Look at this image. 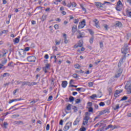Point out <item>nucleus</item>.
<instances>
[{"mask_svg":"<svg viewBox=\"0 0 131 131\" xmlns=\"http://www.w3.org/2000/svg\"><path fill=\"white\" fill-rule=\"evenodd\" d=\"M78 33H79V35H81L82 36H84L83 35V33H81L80 31H78Z\"/></svg>","mask_w":131,"mask_h":131,"instance_id":"obj_49","label":"nucleus"},{"mask_svg":"<svg viewBox=\"0 0 131 131\" xmlns=\"http://www.w3.org/2000/svg\"><path fill=\"white\" fill-rule=\"evenodd\" d=\"M73 109H74V112H77V107H76V106H74V107L73 108Z\"/></svg>","mask_w":131,"mask_h":131,"instance_id":"obj_60","label":"nucleus"},{"mask_svg":"<svg viewBox=\"0 0 131 131\" xmlns=\"http://www.w3.org/2000/svg\"><path fill=\"white\" fill-rule=\"evenodd\" d=\"M10 76V73H5L2 75V77H9Z\"/></svg>","mask_w":131,"mask_h":131,"instance_id":"obj_17","label":"nucleus"},{"mask_svg":"<svg viewBox=\"0 0 131 131\" xmlns=\"http://www.w3.org/2000/svg\"><path fill=\"white\" fill-rule=\"evenodd\" d=\"M76 73H83V71H82L81 70H80L79 71H76Z\"/></svg>","mask_w":131,"mask_h":131,"instance_id":"obj_45","label":"nucleus"},{"mask_svg":"<svg viewBox=\"0 0 131 131\" xmlns=\"http://www.w3.org/2000/svg\"><path fill=\"white\" fill-rule=\"evenodd\" d=\"M76 29H77V27L76 26H74L72 29V32H73V33H75Z\"/></svg>","mask_w":131,"mask_h":131,"instance_id":"obj_16","label":"nucleus"},{"mask_svg":"<svg viewBox=\"0 0 131 131\" xmlns=\"http://www.w3.org/2000/svg\"><path fill=\"white\" fill-rule=\"evenodd\" d=\"M7 32H9V30H3L2 31L1 33H2V35L5 34V33H7Z\"/></svg>","mask_w":131,"mask_h":131,"instance_id":"obj_41","label":"nucleus"},{"mask_svg":"<svg viewBox=\"0 0 131 131\" xmlns=\"http://www.w3.org/2000/svg\"><path fill=\"white\" fill-rule=\"evenodd\" d=\"M56 46H59V45H60V43H61V40H60L59 41H56Z\"/></svg>","mask_w":131,"mask_h":131,"instance_id":"obj_46","label":"nucleus"},{"mask_svg":"<svg viewBox=\"0 0 131 131\" xmlns=\"http://www.w3.org/2000/svg\"><path fill=\"white\" fill-rule=\"evenodd\" d=\"M99 106H100V107H104V106H105V103H104L103 102H101L99 103Z\"/></svg>","mask_w":131,"mask_h":131,"instance_id":"obj_37","label":"nucleus"},{"mask_svg":"<svg viewBox=\"0 0 131 131\" xmlns=\"http://www.w3.org/2000/svg\"><path fill=\"white\" fill-rule=\"evenodd\" d=\"M20 83H21V85L20 86L21 88L23 86H24V85H29V86H30V82L28 81H20Z\"/></svg>","mask_w":131,"mask_h":131,"instance_id":"obj_10","label":"nucleus"},{"mask_svg":"<svg viewBox=\"0 0 131 131\" xmlns=\"http://www.w3.org/2000/svg\"><path fill=\"white\" fill-rule=\"evenodd\" d=\"M122 73V70H121V69H119L118 73L115 75V77L116 78L119 77V76H120V75H121Z\"/></svg>","mask_w":131,"mask_h":131,"instance_id":"obj_11","label":"nucleus"},{"mask_svg":"<svg viewBox=\"0 0 131 131\" xmlns=\"http://www.w3.org/2000/svg\"><path fill=\"white\" fill-rule=\"evenodd\" d=\"M91 119V114L89 112H85V117L83 118V125H86L89 123V120Z\"/></svg>","mask_w":131,"mask_h":131,"instance_id":"obj_1","label":"nucleus"},{"mask_svg":"<svg viewBox=\"0 0 131 131\" xmlns=\"http://www.w3.org/2000/svg\"><path fill=\"white\" fill-rule=\"evenodd\" d=\"M7 62H8V60H7V59H4L2 61V64L5 65V64H7Z\"/></svg>","mask_w":131,"mask_h":131,"instance_id":"obj_20","label":"nucleus"},{"mask_svg":"<svg viewBox=\"0 0 131 131\" xmlns=\"http://www.w3.org/2000/svg\"><path fill=\"white\" fill-rule=\"evenodd\" d=\"M46 18H47V15H43L42 16V21H45V20H46Z\"/></svg>","mask_w":131,"mask_h":131,"instance_id":"obj_48","label":"nucleus"},{"mask_svg":"<svg viewBox=\"0 0 131 131\" xmlns=\"http://www.w3.org/2000/svg\"><path fill=\"white\" fill-rule=\"evenodd\" d=\"M105 4H110V3L108 2H104V4H101L100 2H95V5L98 9H101V8H103V6L105 5Z\"/></svg>","mask_w":131,"mask_h":131,"instance_id":"obj_3","label":"nucleus"},{"mask_svg":"<svg viewBox=\"0 0 131 131\" xmlns=\"http://www.w3.org/2000/svg\"><path fill=\"white\" fill-rule=\"evenodd\" d=\"M74 67L76 68V69H80L81 68L80 65L78 64H75Z\"/></svg>","mask_w":131,"mask_h":131,"instance_id":"obj_19","label":"nucleus"},{"mask_svg":"<svg viewBox=\"0 0 131 131\" xmlns=\"http://www.w3.org/2000/svg\"><path fill=\"white\" fill-rule=\"evenodd\" d=\"M90 43H93V42H94V37H92L91 38H90Z\"/></svg>","mask_w":131,"mask_h":131,"instance_id":"obj_52","label":"nucleus"},{"mask_svg":"<svg viewBox=\"0 0 131 131\" xmlns=\"http://www.w3.org/2000/svg\"><path fill=\"white\" fill-rule=\"evenodd\" d=\"M116 9L117 10V11H118L119 12H120V11H121V9L119 8V6H117L116 7Z\"/></svg>","mask_w":131,"mask_h":131,"instance_id":"obj_57","label":"nucleus"},{"mask_svg":"<svg viewBox=\"0 0 131 131\" xmlns=\"http://www.w3.org/2000/svg\"><path fill=\"white\" fill-rule=\"evenodd\" d=\"M113 125H112V124H110L107 126L106 128H105V130L109 129V128H113Z\"/></svg>","mask_w":131,"mask_h":131,"instance_id":"obj_21","label":"nucleus"},{"mask_svg":"<svg viewBox=\"0 0 131 131\" xmlns=\"http://www.w3.org/2000/svg\"><path fill=\"white\" fill-rule=\"evenodd\" d=\"M77 38H82V37H84V36H82L81 35H77Z\"/></svg>","mask_w":131,"mask_h":131,"instance_id":"obj_55","label":"nucleus"},{"mask_svg":"<svg viewBox=\"0 0 131 131\" xmlns=\"http://www.w3.org/2000/svg\"><path fill=\"white\" fill-rule=\"evenodd\" d=\"M30 50V48L29 47H26L25 48V50H24V51H25V52H28V51H29Z\"/></svg>","mask_w":131,"mask_h":131,"instance_id":"obj_42","label":"nucleus"},{"mask_svg":"<svg viewBox=\"0 0 131 131\" xmlns=\"http://www.w3.org/2000/svg\"><path fill=\"white\" fill-rule=\"evenodd\" d=\"M36 58L35 56L32 55L27 57V60L28 62H35Z\"/></svg>","mask_w":131,"mask_h":131,"instance_id":"obj_7","label":"nucleus"},{"mask_svg":"<svg viewBox=\"0 0 131 131\" xmlns=\"http://www.w3.org/2000/svg\"><path fill=\"white\" fill-rule=\"evenodd\" d=\"M123 63V61L120 60V61L119 62V63H118V67H119H119H121V65H122V63Z\"/></svg>","mask_w":131,"mask_h":131,"instance_id":"obj_39","label":"nucleus"},{"mask_svg":"<svg viewBox=\"0 0 131 131\" xmlns=\"http://www.w3.org/2000/svg\"><path fill=\"white\" fill-rule=\"evenodd\" d=\"M17 101H18V100H16V99L10 100L9 101V104H12V103H13V102H16Z\"/></svg>","mask_w":131,"mask_h":131,"instance_id":"obj_26","label":"nucleus"},{"mask_svg":"<svg viewBox=\"0 0 131 131\" xmlns=\"http://www.w3.org/2000/svg\"><path fill=\"white\" fill-rule=\"evenodd\" d=\"M79 121H80L79 120V119H78V118H77L73 123V125H77V124L79 123Z\"/></svg>","mask_w":131,"mask_h":131,"instance_id":"obj_14","label":"nucleus"},{"mask_svg":"<svg viewBox=\"0 0 131 131\" xmlns=\"http://www.w3.org/2000/svg\"><path fill=\"white\" fill-rule=\"evenodd\" d=\"M42 70H43V71H44V72L45 73H48V69H47V68H46L45 67H43L42 68Z\"/></svg>","mask_w":131,"mask_h":131,"instance_id":"obj_31","label":"nucleus"},{"mask_svg":"<svg viewBox=\"0 0 131 131\" xmlns=\"http://www.w3.org/2000/svg\"><path fill=\"white\" fill-rule=\"evenodd\" d=\"M88 106L89 107H92V106H93V103L91 102H88Z\"/></svg>","mask_w":131,"mask_h":131,"instance_id":"obj_63","label":"nucleus"},{"mask_svg":"<svg viewBox=\"0 0 131 131\" xmlns=\"http://www.w3.org/2000/svg\"><path fill=\"white\" fill-rule=\"evenodd\" d=\"M95 26L97 28H100V26H99V23H95Z\"/></svg>","mask_w":131,"mask_h":131,"instance_id":"obj_59","label":"nucleus"},{"mask_svg":"<svg viewBox=\"0 0 131 131\" xmlns=\"http://www.w3.org/2000/svg\"><path fill=\"white\" fill-rule=\"evenodd\" d=\"M81 9L84 12V13H86V9L83 7L82 4L80 5Z\"/></svg>","mask_w":131,"mask_h":131,"instance_id":"obj_18","label":"nucleus"},{"mask_svg":"<svg viewBox=\"0 0 131 131\" xmlns=\"http://www.w3.org/2000/svg\"><path fill=\"white\" fill-rule=\"evenodd\" d=\"M75 102H76V104H79V103L81 102V100H80V99H77Z\"/></svg>","mask_w":131,"mask_h":131,"instance_id":"obj_38","label":"nucleus"},{"mask_svg":"<svg viewBox=\"0 0 131 131\" xmlns=\"http://www.w3.org/2000/svg\"><path fill=\"white\" fill-rule=\"evenodd\" d=\"M69 101L70 102H73V101H74V97H73V96H70L69 98Z\"/></svg>","mask_w":131,"mask_h":131,"instance_id":"obj_29","label":"nucleus"},{"mask_svg":"<svg viewBox=\"0 0 131 131\" xmlns=\"http://www.w3.org/2000/svg\"><path fill=\"white\" fill-rule=\"evenodd\" d=\"M127 99V97L126 96H123L122 98L120 100V101H126V99Z\"/></svg>","mask_w":131,"mask_h":131,"instance_id":"obj_33","label":"nucleus"},{"mask_svg":"<svg viewBox=\"0 0 131 131\" xmlns=\"http://www.w3.org/2000/svg\"><path fill=\"white\" fill-rule=\"evenodd\" d=\"M90 98L94 100L95 99V98H97V95L96 94H93L92 96H90Z\"/></svg>","mask_w":131,"mask_h":131,"instance_id":"obj_25","label":"nucleus"},{"mask_svg":"<svg viewBox=\"0 0 131 131\" xmlns=\"http://www.w3.org/2000/svg\"><path fill=\"white\" fill-rule=\"evenodd\" d=\"M120 94L119 90H116V93H115V97H117V95Z\"/></svg>","mask_w":131,"mask_h":131,"instance_id":"obj_30","label":"nucleus"},{"mask_svg":"<svg viewBox=\"0 0 131 131\" xmlns=\"http://www.w3.org/2000/svg\"><path fill=\"white\" fill-rule=\"evenodd\" d=\"M78 33H79V35H81L82 36H84L83 35V33H81L80 31H78Z\"/></svg>","mask_w":131,"mask_h":131,"instance_id":"obj_51","label":"nucleus"},{"mask_svg":"<svg viewBox=\"0 0 131 131\" xmlns=\"http://www.w3.org/2000/svg\"><path fill=\"white\" fill-rule=\"evenodd\" d=\"M45 68H46V69H48L50 70V67H51V65H50V64L47 63L46 64V66L44 67Z\"/></svg>","mask_w":131,"mask_h":131,"instance_id":"obj_24","label":"nucleus"},{"mask_svg":"<svg viewBox=\"0 0 131 131\" xmlns=\"http://www.w3.org/2000/svg\"><path fill=\"white\" fill-rule=\"evenodd\" d=\"M114 110H118L119 109V104H116L115 107H114Z\"/></svg>","mask_w":131,"mask_h":131,"instance_id":"obj_23","label":"nucleus"},{"mask_svg":"<svg viewBox=\"0 0 131 131\" xmlns=\"http://www.w3.org/2000/svg\"><path fill=\"white\" fill-rule=\"evenodd\" d=\"M72 125V122H68L66 123V125L64 126L63 128V130L67 131L70 127H71Z\"/></svg>","mask_w":131,"mask_h":131,"instance_id":"obj_5","label":"nucleus"},{"mask_svg":"<svg viewBox=\"0 0 131 131\" xmlns=\"http://www.w3.org/2000/svg\"><path fill=\"white\" fill-rule=\"evenodd\" d=\"M18 54L21 58H25V56H26V52L23 49H21L18 52Z\"/></svg>","mask_w":131,"mask_h":131,"instance_id":"obj_6","label":"nucleus"},{"mask_svg":"<svg viewBox=\"0 0 131 131\" xmlns=\"http://www.w3.org/2000/svg\"><path fill=\"white\" fill-rule=\"evenodd\" d=\"M125 89L127 91V94H131V84H126L125 86Z\"/></svg>","mask_w":131,"mask_h":131,"instance_id":"obj_8","label":"nucleus"},{"mask_svg":"<svg viewBox=\"0 0 131 131\" xmlns=\"http://www.w3.org/2000/svg\"><path fill=\"white\" fill-rule=\"evenodd\" d=\"M67 84H68V82H67V81H63L62 82L61 85L63 89H65V88L67 86Z\"/></svg>","mask_w":131,"mask_h":131,"instance_id":"obj_13","label":"nucleus"},{"mask_svg":"<svg viewBox=\"0 0 131 131\" xmlns=\"http://www.w3.org/2000/svg\"><path fill=\"white\" fill-rule=\"evenodd\" d=\"M72 77H73V78L77 79L78 78V75L77 74H74L72 75Z\"/></svg>","mask_w":131,"mask_h":131,"instance_id":"obj_28","label":"nucleus"},{"mask_svg":"<svg viewBox=\"0 0 131 131\" xmlns=\"http://www.w3.org/2000/svg\"><path fill=\"white\" fill-rule=\"evenodd\" d=\"M78 33H79V35H81L82 36H84L83 35V33H81L80 31H78Z\"/></svg>","mask_w":131,"mask_h":131,"instance_id":"obj_50","label":"nucleus"},{"mask_svg":"<svg viewBox=\"0 0 131 131\" xmlns=\"http://www.w3.org/2000/svg\"><path fill=\"white\" fill-rule=\"evenodd\" d=\"M30 86H31V85H36L37 84V83L35 82H32V83L30 82Z\"/></svg>","mask_w":131,"mask_h":131,"instance_id":"obj_34","label":"nucleus"},{"mask_svg":"<svg viewBox=\"0 0 131 131\" xmlns=\"http://www.w3.org/2000/svg\"><path fill=\"white\" fill-rule=\"evenodd\" d=\"M115 26V27H122V24L120 21H116Z\"/></svg>","mask_w":131,"mask_h":131,"instance_id":"obj_12","label":"nucleus"},{"mask_svg":"<svg viewBox=\"0 0 131 131\" xmlns=\"http://www.w3.org/2000/svg\"><path fill=\"white\" fill-rule=\"evenodd\" d=\"M110 112V111L108 109H105L100 112L99 113V115L100 116L104 115V114H106V113H107V114H109Z\"/></svg>","mask_w":131,"mask_h":131,"instance_id":"obj_9","label":"nucleus"},{"mask_svg":"<svg viewBox=\"0 0 131 131\" xmlns=\"http://www.w3.org/2000/svg\"><path fill=\"white\" fill-rule=\"evenodd\" d=\"M78 22H79L78 19H75L74 20V23H75V24H77V23H78Z\"/></svg>","mask_w":131,"mask_h":131,"instance_id":"obj_61","label":"nucleus"},{"mask_svg":"<svg viewBox=\"0 0 131 131\" xmlns=\"http://www.w3.org/2000/svg\"><path fill=\"white\" fill-rule=\"evenodd\" d=\"M72 7H73V8H75V7H76V4H75V3H71Z\"/></svg>","mask_w":131,"mask_h":131,"instance_id":"obj_53","label":"nucleus"},{"mask_svg":"<svg viewBox=\"0 0 131 131\" xmlns=\"http://www.w3.org/2000/svg\"><path fill=\"white\" fill-rule=\"evenodd\" d=\"M94 85V82H90L88 83V86L92 88Z\"/></svg>","mask_w":131,"mask_h":131,"instance_id":"obj_22","label":"nucleus"},{"mask_svg":"<svg viewBox=\"0 0 131 131\" xmlns=\"http://www.w3.org/2000/svg\"><path fill=\"white\" fill-rule=\"evenodd\" d=\"M53 100V96H50L47 100L48 102H50V101H52Z\"/></svg>","mask_w":131,"mask_h":131,"instance_id":"obj_36","label":"nucleus"},{"mask_svg":"<svg viewBox=\"0 0 131 131\" xmlns=\"http://www.w3.org/2000/svg\"><path fill=\"white\" fill-rule=\"evenodd\" d=\"M94 111V108L92 107H89V112H93Z\"/></svg>","mask_w":131,"mask_h":131,"instance_id":"obj_43","label":"nucleus"},{"mask_svg":"<svg viewBox=\"0 0 131 131\" xmlns=\"http://www.w3.org/2000/svg\"><path fill=\"white\" fill-rule=\"evenodd\" d=\"M85 26V19H83L82 21L79 23V25L78 26V29H82Z\"/></svg>","mask_w":131,"mask_h":131,"instance_id":"obj_4","label":"nucleus"},{"mask_svg":"<svg viewBox=\"0 0 131 131\" xmlns=\"http://www.w3.org/2000/svg\"><path fill=\"white\" fill-rule=\"evenodd\" d=\"M101 126V123H98L97 124H96L95 126H94V127H98V126Z\"/></svg>","mask_w":131,"mask_h":131,"instance_id":"obj_62","label":"nucleus"},{"mask_svg":"<svg viewBox=\"0 0 131 131\" xmlns=\"http://www.w3.org/2000/svg\"><path fill=\"white\" fill-rule=\"evenodd\" d=\"M19 41H20V37L15 38V39L13 40V42L14 43H18Z\"/></svg>","mask_w":131,"mask_h":131,"instance_id":"obj_15","label":"nucleus"},{"mask_svg":"<svg viewBox=\"0 0 131 131\" xmlns=\"http://www.w3.org/2000/svg\"><path fill=\"white\" fill-rule=\"evenodd\" d=\"M67 110H68L69 111L71 110V104H68V105L67 106Z\"/></svg>","mask_w":131,"mask_h":131,"instance_id":"obj_27","label":"nucleus"},{"mask_svg":"<svg viewBox=\"0 0 131 131\" xmlns=\"http://www.w3.org/2000/svg\"><path fill=\"white\" fill-rule=\"evenodd\" d=\"M128 44L126 43L125 44L124 47L121 50V53L122 54H123L124 55H126L127 54V51H128Z\"/></svg>","mask_w":131,"mask_h":131,"instance_id":"obj_2","label":"nucleus"},{"mask_svg":"<svg viewBox=\"0 0 131 131\" xmlns=\"http://www.w3.org/2000/svg\"><path fill=\"white\" fill-rule=\"evenodd\" d=\"M86 128L84 127H83V128H81L80 129V131H86Z\"/></svg>","mask_w":131,"mask_h":131,"instance_id":"obj_54","label":"nucleus"},{"mask_svg":"<svg viewBox=\"0 0 131 131\" xmlns=\"http://www.w3.org/2000/svg\"><path fill=\"white\" fill-rule=\"evenodd\" d=\"M88 31L90 32V34H91V35H94V31H93V30L91 29H88Z\"/></svg>","mask_w":131,"mask_h":131,"instance_id":"obj_40","label":"nucleus"},{"mask_svg":"<svg viewBox=\"0 0 131 131\" xmlns=\"http://www.w3.org/2000/svg\"><path fill=\"white\" fill-rule=\"evenodd\" d=\"M122 5V3H121V1H119L117 4V7H119V6Z\"/></svg>","mask_w":131,"mask_h":131,"instance_id":"obj_32","label":"nucleus"},{"mask_svg":"<svg viewBox=\"0 0 131 131\" xmlns=\"http://www.w3.org/2000/svg\"><path fill=\"white\" fill-rule=\"evenodd\" d=\"M50 130V124H47L46 126V130Z\"/></svg>","mask_w":131,"mask_h":131,"instance_id":"obj_56","label":"nucleus"},{"mask_svg":"<svg viewBox=\"0 0 131 131\" xmlns=\"http://www.w3.org/2000/svg\"><path fill=\"white\" fill-rule=\"evenodd\" d=\"M7 52H4V53H3L1 55V56L2 57H5L6 55H7Z\"/></svg>","mask_w":131,"mask_h":131,"instance_id":"obj_47","label":"nucleus"},{"mask_svg":"<svg viewBox=\"0 0 131 131\" xmlns=\"http://www.w3.org/2000/svg\"><path fill=\"white\" fill-rule=\"evenodd\" d=\"M54 28H55V29H59V25H54Z\"/></svg>","mask_w":131,"mask_h":131,"instance_id":"obj_58","label":"nucleus"},{"mask_svg":"<svg viewBox=\"0 0 131 131\" xmlns=\"http://www.w3.org/2000/svg\"><path fill=\"white\" fill-rule=\"evenodd\" d=\"M8 124H8V122H4V127L5 128H7V126H8Z\"/></svg>","mask_w":131,"mask_h":131,"instance_id":"obj_44","label":"nucleus"},{"mask_svg":"<svg viewBox=\"0 0 131 131\" xmlns=\"http://www.w3.org/2000/svg\"><path fill=\"white\" fill-rule=\"evenodd\" d=\"M118 127V126H116V125L113 126L112 130H113V129H115L117 128Z\"/></svg>","mask_w":131,"mask_h":131,"instance_id":"obj_64","label":"nucleus"},{"mask_svg":"<svg viewBox=\"0 0 131 131\" xmlns=\"http://www.w3.org/2000/svg\"><path fill=\"white\" fill-rule=\"evenodd\" d=\"M8 66H9V67H14V65L13 64V62H11L10 63H8Z\"/></svg>","mask_w":131,"mask_h":131,"instance_id":"obj_35","label":"nucleus"}]
</instances>
